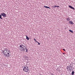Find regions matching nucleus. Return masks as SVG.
Here are the masks:
<instances>
[{
	"label": "nucleus",
	"instance_id": "1",
	"mask_svg": "<svg viewBox=\"0 0 75 75\" xmlns=\"http://www.w3.org/2000/svg\"><path fill=\"white\" fill-rule=\"evenodd\" d=\"M20 49L21 51H25L26 50V47L23 45H21L20 46Z\"/></svg>",
	"mask_w": 75,
	"mask_h": 75
},
{
	"label": "nucleus",
	"instance_id": "2",
	"mask_svg": "<svg viewBox=\"0 0 75 75\" xmlns=\"http://www.w3.org/2000/svg\"><path fill=\"white\" fill-rule=\"evenodd\" d=\"M22 69L23 71H24L26 72H28L29 71L28 67H27L23 66L22 67Z\"/></svg>",
	"mask_w": 75,
	"mask_h": 75
},
{
	"label": "nucleus",
	"instance_id": "3",
	"mask_svg": "<svg viewBox=\"0 0 75 75\" xmlns=\"http://www.w3.org/2000/svg\"><path fill=\"white\" fill-rule=\"evenodd\" d=\"M1 15L4 17H7V15L5 14V13H1Z\"/></svg>",
	"mask_w": 75,
	"mask_h": 75
},
{
	"label": "nucleus",
	"instance_id": "4",
	"mask_svg": "<svg viewBox=\"0 0 75 75\" xmlns=\"http://www.w3.org/2000/svg\"><path fill=\"white\" fill-rule=\"evenodd\" d=\"M10 52V51H9V50H8V53H7L5 55V56L6 57H10V55H9V54Z\"/></svg>",
	"mask_w": 75,
	"mask_h": 75
},
{
	"label": "nucleus",
	"instance_id": "5",
	"mask_svg": "<svg viewBox=\"0 0 75 75\" xmlns=\"http://www.w3.org/2000/svg\"><path fill=\"white\" fill-rule=\"evenodd\" d=\"M71 67L70 66H69L67 67V71L71 70Z\"/></svg>",
	"mask_w": 75,
	"mask_h": 75
},
{
	"label": "nucleus",
	"instance_id": "6",
	"mask_svg": "<svg viewBox=\"0 0 75 75\" xmlns=\"http://www.w3.org/2000/svg\"><path fill=\"white\" fill-rule=\"evenodd\" d=\"M3 51L4 52H8L7 51H8V50H7V49L5 48L4 50H3Z\"/></svg>",
	"mask_w": 75,
	"mask_h": 75
},
{
	"label": "nucleus",
	"instance_id": "7",
	"mask_svg": "<svg viewBox=\"0 0 75 75\" xmlns=\"http://www.w3.org/2000/svg\"><path fill=\"white\" fill-rule=\"evenodd\" d=\"M2 53L5 56L7 54H8V52H5L3 51L2 52Z\"/></svg>",
	"mask_w": 75,
	"mask_h": 75
},
{
	"label": "nucleus",
	"instance_id": "8",
	"mask_svg": "<svg viewBox=\"0 0 75 75\" xmlns=\"http://www.w3.org/2000/svg\"><path fill=\"white\" fill-rule=\"evenodd\" d=\"M69 23L70 24H72V25H73L74 24V23H73V22L71 21H69Z\"/></svg>",
	"mask_w": 75,
	"mask_h": 75
},
{
	"label": "nucleus",
	"instance_id": "9",
	"mask_svg": "<svg viewBox=\"0 0 75 75\" xmlns=\"http://www.w3.org/2000/svg\"><path fill=\"white\" fill-rule=\"evenodd\" d=\"M69 7L70 8H71V9H72L73 10H75V9L74 8L72 7V6H71L69 5Z\"/></svg>",
	"mask_w": 75,
	"mask_h": 75
},
{
	"label": "nucleus",
	"instance_id": "10",
	"mask_svg": "<svg viewBox=\"0 0 75 75\" xmlns=\"http://www.w3.org/2000/svg\"><path fill=\"white\" fill-rule=\"evenodd\" d=\"M66 20L67 21H70V20H71V19L70 18H66Z\"/></svg>",
	"mask_w": 75,
	"mask_h": 75
},
{
	"label": "nucleus",
	"instance_id": "11",
	"mask_svg": "<svg viewBox=\"0 0 75 75\" xmlns=\"http://www.w3.org/2000/svg\"><path fill=\"white\" fill-rule=\"evenodd\" d=\"M44 7L45 8H49V9H50V8L48 6H44Z\"/></svg>",
	"mask_w": 75,
	"mask_h": 75
},
{
	"label": "nucleus",
	"instance_id": "12",
	"mask_svg": "<svg viewBox=\"0 0 75 75\" xmlns=\"http://www.w3.org/2000/svg\"><path fill=\"white\" fill-rule=\"evenodd\" d=\"M26 39H27V40H29V38L28 37L27 35H26Z\"/></svg>",
	"mask_w": 75,
	"mask_h": 75
},
{
	"label": "nucleus",
	"instance_id": "13",
	"mask_svg": "<svg viewBox=\"0 0 75 75\" xmlns=\"http://www.w3.org/2000/svg\"><path fill=\"white\" fill-rule=\"evenodd\" d=\"M69 31L71 33H73V31L72 30H69Z\"/></svg>",
	"mask_w": 75,
	"mask_h": 75
},
{
	"label": "nucleus",
	"instance_id": "14",
	"mask_svg": "<svg viewBox=\"0 0 75 75\" xmlns=\"http://www.w3.org/2000/svg\"><path fill=\"white\" fill-rule=\"evenodd\" d=\"M71 75H74V72L73 71V72H72V73H71Z\"/></svg>",
	"mask_w": 75,
	"mask_h": 75
},
{
	"label": "nucleus",
	"instance_id": "15",
	"mask_svg": "<svg viewBox=\"0 0 75 75\" xmlns=\"http://www.w3.org/2000/svg\"><path fill=\"white\" fill-rule=\"evenodd\" d=\"M0 18H1V20H3L2 18H1V15H0Z\"/></svg>",
	"mask_w": 75,
	"mask_h": 75
},
{
	"label": "nucleus",
	"instance_id": "16",
	"mask_svg": "<svg viewBox=\"0 0 75 75\" xmlns=\"http://www.w3.org/2000/svg\"><path fill=\"white\" fill-rule=\"evenodd\" d=\"M53 8H55V7H57V6H52Z\"/></svg>",
	"mask_w": 75,
	"mask_h": 75
},
{
	"label": "nucleus",
	"instance_id": "17",
	"mask_svg": "<svg viewBox=\"0 0 75 75\" xmlns=\"http://www.w3.org/2000/svg\"><path fill=\"white\" fill-rule=\"evenodd\" d=\"M26 52H28V49H26Z\"/></svg>",
	"mask_w": 75,
	"mask_h": 75
},
{
	"label": "nucleus",
	"instance_id": "18",
	"mask_svg": "<svg viewBox=\"0 0 75 75\" xmlns=\"http://www.w3.org/2000/svg\"><path fill=\"white\" fill-rule=\"evenodd\" d=\"M33 40H34V41H36V40L35 38H34Z\"/></svg>",
	"mask_w": 75,
	"mask_h": 75
},
{
	"label": "nucleus",
	"instance_id": "19",
	"mask_svg": "<svg viewBox=\"0 0 75 75\" xmlns=\"http://www.w3.org/2000/svg\"><path fill=\"white\" fill-rule=\"evenodd\" d=\"M38 45H40V43H39V42H38Z\"/></svg>",
	"mask_w": 75,
	"mask_h": 75
},
{
	"label": "nucleus",
	"instance_id": "20",
	"mask_svg": "<svg viewBox=\"0 0 75 75\" xmlns=\"http://www.w3.org/2000/svg\"><path fill=\"white\" fill-rule=\"evenodd\" d=\"M63 50H64V51H65V49H63Z\"/></svg>",
	"mask_w": 75,
	"mask_h": 75
},
{
	"label": "nucleus",
	"instance_id": "21",
	"mask_svg": "<svg viewBox=\"0 0 75 75\" xmlns=\"http://www.w3.org/2000/svg\"><path fill=\"white\" fill-rule=\"evenodd\" d=\"M35 42H37V43H38V42L37 41V40H36L35 41Z\"/></svg>",
	"mask_w": 75,
	"mask_h": 75
},
{
	"label": "nucleus",
	"instance_id": "22",
	"mask_svg": "<svg viewBox=\"0 0 75 75\" xmlns=\"http://www.w3.org/2000/svg\"><path fill=\"white\" fill-rule=\"evenodd\" d=\"M59 7V6H57V7Z\"/></svg>",
	"mask_w": 75,
	"mask_h": 75
},
{
	"label": "nucleus",
	"instance_id": "23",
	"mask_svg": "<svg viewBox=\"0 0 75 75\" xmlns=\"http://www.w3.org/2000/svg\"><path fill=\"white\" fill-rule=\"evenodd\" d=\"M63 54H64V53H63Z\"/></svg>",
	"mask_w": 75,
	"mask_h": 75
}]
</instances>
